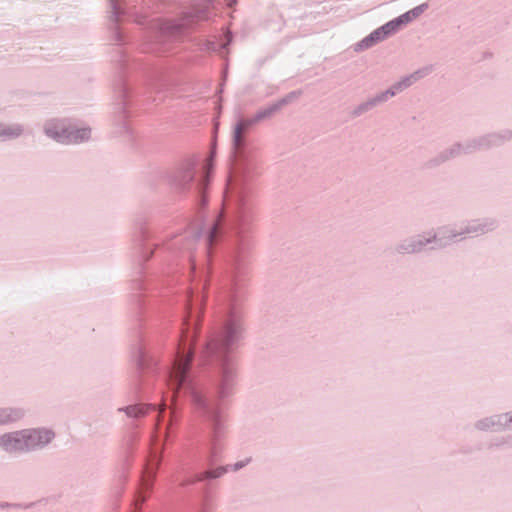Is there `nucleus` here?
<instances>
[{
  "label": "nucleus",
  "mask_w": 512,
  "mask_h": 512,
  "mask_svg": "<svg viewBox=\"0 0 512 512\" xmlns=\"http://www.w3.org/2000/svg\"><path fill=\"white\" fill-rule=\"evenodd\" d=\"M206 287L207 279L203 275L185 296L182 329L173 361L166 371L165 381L173 398H188L207 422L210 430L207 461L209 465H213L223 450L221 403L232 395L237 376L229 352L242 339L244 324L241 315L231 304L226 314L209 332L199 356V366L207 367L204 383L198 378L192 364L204 301L202 292Z\"/></svg>",
  "instance_id": "f257e3e1"
},
{
  "label": "nucleus",
  "mask_w": 512,
  "mask_h": 512,
  "mask_svg": "<svg viewBox=\"0 0 512 512\" xmlns=\"http://www.w3.org/2000/svg\"><path fill=\"white\" fill-rule=\"evenodd\" d=\"M281 109L276 101L260 109L253 117L238 120L232 131V151L235 162V175L228 180V205L231 209L229 220L219 215L213 223L204 229L195 227L193 235L187 239L182 249L192 250L198 242L203 251L209 253L214 245L225 239V260L232 270V283L229 290V300L234 301L236 286V273L244 267L251 250V244L246 236L253 220L252 207L246 199L244 181L246 175L254 167L255 148L251 145L247 135L250 128L256 123L271 117Z\"/></svg>",
  "instance_id": "f03ea898"
},
{
  "label": "nucleus",
  "mask_w": 512,
  "mask_h": 512,
  "mask_svg": "<svg viewBox=\"0 0 512 512\" xmlns=\"http://www.w3.org/2000/svg\"><path fill=\"white\" fill-rule=\"evenodd\" d=\"M214 0H205V3L193 4L183 13L180 22L153 20L150 22L147 35V44L150 51L164 53L169 49L170 44L181 37L186 30L200 21L210 19L209 7Z\"/></svg>",
  "instance_id": "7ed1b4c3"
},
{
  "label": "nucleus",
  "mask_w": 512,
  "mask_h": 512,
  "mask_svg": "<svg viewBox=\"0 0 512 512\" xmlns=\"http://www.w3.org/2000/svg\"><path fill=\"white\" fill-rule=\"evenodd\" d=\"M214 157L215 151H212L202 168H198L194 160H187L169 176L171 187L179 194L193 195L200 208L207 203L206 192L213 170Z\"/></svg>",
  "instance_id": "20e7f679"
},
{
  "label": "nucleus",
  "mask_w": 512,
  "mask_h": 512,
  "mask_svg": "<svg viewBox=\"0 0 512 512\" xmlns=\"http://www.w3.org/2000/svg\"><path fill=\"white\" fill-rule=\"evenodd\" d=\"M165 408L161 409L156 418L155 431L152 435V448L150 449L149 456L147 458V463L145 467L144 474L142 476L141 486L142 489L147 491L152 490L153 483L157 475V471L161 465L163 459V453L165 450V443L163 442L159 449L156 447L159 441V429L160 423L163 419Z\"/></svg>",
  "instance_id": "39448f33"
},
{
  "label": "nucleus",
  "mask_w": 512,
  "mask_h": 512,
  "mask_svg": "<svg viewBox=\"0 0 512 512\" xmlns=\"http://www.w3.org/2000/svg\"><path fill=\"white\" fill-rule=\"evenodd\" d=\"M27 453L46 448L55 438L53 430L48 428L23 429Z\"/></svg>",
  "instance_id": "423d86ee"
},
{
  "label": "nucleus",
  "mask_w": 512,
  "mask_h": 512,
  "mask_svg": "<svg viewBox=\"0 0 512 512\" xmlns=\"http://www.w3.org/2000/svg\"><path fill=\"white\" fill-rule=\"evenodd\" d=\"M461 239L468 237H478L495 230L498 227V221L492 217H483L471 219L459 224Z\"/></svg>",
  "instance_id": "0eeeda50"
},
{
  "label": "nucleus",
  "mask_w": 512,
  "mask_h": 512,
  "mask_svg": "<svg viewBox=\"0 0 512 512\" xmlns=\"http://www.w3.org/2000/svg\"><path fill=\"white\" fill-rule=\"evenodd\" d=\"M432 249H443L450 244L462 240L460 227L458 226H442L436 230L427 231Z\"/></svg>",
  "instance_id": "6e6552de"
},
{
  "label": "nucleus",
  "mask_w": 512,
  "mask_h": 512,
  "mask_svg": "<svg viewBox=\"0 0 512 512\" xmlns=\"http://www.w3.org/2000/svg\"><path fill=\"white\" fill-rule=\"evenodd\" d=\"M0 450L9 455L27 453L23 429L1 434Z\"/></svg>",
  "instance_id": "1a4fd4ad"
},
{
  "label": "nucleus",
  "mask_w": 512,
  "mask_h": 512,
  "mask_svg": "<svg viewBox=\"0 0 512 512\" xmlns=\"http://www.w3.org/2000/svg\"><path fill=\"white\" fill-rule=\"evenodd\" d=\"M427 245H430L428 233L423 232L403 239L396 245L395 251L400 255L418 254L424 251Z\"/></svg>",
  "instance_id": "9d476101"
},
{
  "label": "nucleus",
  "mask_w": 512,
  "mask_h": 512,
  "mask_svg": "<svg viewBox=\"0 0 512 512\" xmlns=\"http://www.w3.org/2000/svg\"><path fill=\"white\" fill-rule=\"evenodd\" d=\"M461 155H466L464 152L463 143L456 142L453 145H451L450 147L440 151L433 158L429 159L425 165L427 168H435V167H438V166L444 164L445 162H447L453 158L459 157Z\"/></svg>",
  "instance_id": "9b49d317"
},
{
  "label": "nucleus",
  "mask_w": 512,
  "mask_h": 512,
  "mask_svg": "<svg viewBox=\"0 0 512 512\" xmlns=\"http://www.w3.org/2000/svg\"><path fill=\"white\" fill-rule=\"evenodd\" d=\"M68 124L69 120L67 119H50L44 124V133L54 141L65 144Z\"/></svg>",
  "instance_id": "f8f14e48"
},
{
  "label": "nucleus",
  "mask_w": 512,
  "mask_h": 512,
  "mask_svg": "<svg viewBox=\"0 0 512 512\" xmlns=\"http://www.w3.org/2000/svg\"><path fill=\"white\" fill-rule=\"evenodd\" d=\"M133 359L140 373L148 371L158 365V360L148 353L143 344H138L135 347Z\"/></svg>",
  "instance_id": "ddd939ff"
},
{
  "label": "nucleus",
  "mask_w": 512,
  "mask_h": 512,
  "mask_svg": "<svg viewBox=\"0 0 512 512\" xmlns=\"http://www.w3.org/2000/svg\"><path fill=\"white\" fill-rule=\"evenodd\" d=\"M110 21L116 25L120 23L124 17L133 16L135 13L131 7L123 0H109Z\"/></svg>",
  "instance_id": "4468645a"
},
{
  "label": "nucleus",
  "mask_w": 512,
  "mask_h": 512,
  "mask_svg": "<svg viewBox=\"0 0 512 512\" xmlns=\"http://www.w3.org/2000/svg\"><path fill=\"white\" fill-rule=\"evenodd\" d=\"M91 137V128L78 127L69 121L65 136V144H79L88 141Z\"/></svg>",
  "instance_id": "2eb2a0df"
},
{
  "label": "nucleus",
  "mask_w": 512,
  "mask_h": 512,
  "mask_svg": "<svg viewBox=\"0 0 512 512\" xmlns=\"http://www.w3.org/2000/svg\"><path fill=\"white\" fill-rule=\"evenodd\" d=\"M146 237L147 236H146L145 232H143L142 239L139 240V245H140L141 252H140L139 260H138L139 261V267H138V272H137L138 276L132 280V288L134 290H141V289H143V282H142L141 277H140V275L142 273V265L146 261H148L152 257V255L154 253V250H149L148 251V250H146V248L143 247L142 241H144V239Z\"/></svg>",
  "instance_id": "dca6fc26"
},
{
  "label": "nucleus",
  "mask_w": 512,
  "mask_h": 512,
  "mask_svg": "<svg viewBox=\"0 0 512 512\" xmlns=\"http://www.w3.org/2000/svg\"><path fill=\"white\" fill-rule=\"evenodd\" d=\"M25 410L20 407H0V426L9 425L21 420Z\"/></svg>",
  "instance_id": "f3484780"
},
{
  "label": "nucleus",
  "mask_w": 512,
  "mask_h": 512,
  "mask_svg": "<svg viewBox=\"0 0 512 512\" xmlns=\"http://www.w3.org/2000/svg\"><path fill=\"white\" fill-rule=\"evenodd\" d=\"M24 133V126L20 123L0 122V140L9 141L21 137Z\"/></svg>",
  "instance_id": "a211bd4d"
},
{
  "label": "nucleus",
  "mask_w": 512,
  "mask_h": 512,
  "mask_svg": "<svg viewBox=\"0 0 512 512\" xmlns=\"http://www.w3.org/2000/svg\"><path fill=\"white\" fill-rule=\"evenodd\" d=\"M152 409H155V406L146 404H135L120 407L118 411L124 412L130 418L140 419L145 417L148 414V412Z\"/></svg>",
  "instance_id": "6ab92c4d"
},
{
  "label": "nucleus",
  "mask_w": 512,
  "mask_h": 512,
  "mask_svg": "<svg viewBox=\"0 0 512 512\" xmlns=\"http://www.w3.org/2000/svg\"><path fill=\"white\" fill-rule=\"evenodd\" d=\"M473 427L479 432H501L494 414L476 420Z\"/></svg>",
  "instance_id": "aec40b11"
},
{
  "label": "nucleus",
  "mask_w": 512,
  "mask_h": 512,
  "mask_svg": "<svg viewBox=\"0 0 512 512\" xmlns=\"http://www.w3.org/2000/svg\"><path fill=\"white\" fill-rule=\"evenodd\" d=\"M381 41L382 39L380 38L379 33L375 29L369 35L364 37L361 41L357 42L353 46V50L355 52H361L373 47L374 45L378 44Z\"/></svg>",
  "instance_id": "412c9836"
},
{
  "label": "nucleus",
  "mask_w": 512,
  "mask_h": 512,
  "mask_svg": "<svg viewBox=\"0 0 512 512\" xmlns=\"http://www.w3.org/2000/svg\"><path fill=\"white\" fill-rule=\"evenodd\" d=\"M224 37L225 41L221 43L207 42V49L217 52L221 57H225L228 53V46L232 42V34L227 32Z\"/></svg>",
  "instance_id": "4be33fe9"
},
{
  "label": "nucleus",
  "mask_w": 512,
  "mask_h": 512,
  "mask_svg": "<svg viewBox=\"0 0 512 512\" xmlns=\"http://www.w3.org/2000/svg\"><path fill=\"white\" fill-rule=\"evenodd\" d=\"M490 135L494 148L512 141V129L505 128L499 131L491 132Z\"/></svg>",
  "instance_id": "5701e85b"
},
{
  "label": "nucleus",
  "mask_w": 512,
  "mask_h": 512,
  "mask_svg": "<svg viewBox=\"0 0 512 512\" xmlns=\"http://www.w3.org/2000/svg\"><path fill=\"white\" fill-rule=\"evenodd\" d=\"M228 471V466H220L213 470H206L197 474V480L203 481L207 479H216L223 476Z\"/></svg>",
  "instance_id": "b1692460"
},
{
  "label": "nucleus",
  "mask_w": 512,
  "mask_h": 512,
  "mask_svg": "<svg viewBox=\"0 0 512 512\" xmlns=\"http://www.w3.org/2000/svg\"><path fill=\"white\" fill-rule=\"evenodd\" d=\"M375 107L374 103L372 102L371 98L368 99L367 101L359 104L353 111H352V116L353 117H359L361 116L362 114L370 111L371 109H373Z\"/></svg>",
  "instance_id": "393cba45"
},
{
  "label": "nucleus",
  "mask_w": 512,
  "mask_h": 512,
  "mask_svg": "<svg viewBox=\"0 0 512 512\" xmlns=\"http://www.w3.org/2000/svg\"><path fill=\"white\" fill-rule=\"evenodd\" d=\"M462 143H463L464 152L466 155L479 151L477 136L466 139V140L462 141Z\"/></svg>",
  "instance_id": "a878e982"
},
{
  "label": "nucleus",
  "mask_w": 512,
  "mask_h": 512,
  "mask_svg": "<svg viewBox=\"0 0 512 512\" xmlns=\"http://www.w3.org/2000/svg\"><path fill=\"white\" fill-rule=\"evenodd\" d=\"M479 151L494 148L490 133L477 136Z\"/></svg>",
  "instance_id": "bb28decb"
},
{
  "label": "nucleus",
  "mask_w": 512,
  "mask_h": 512,
  "mask_svg": "<svg viewBox=\"0 0 512 512\" xmlns=\"http://www.w3.org/2000/svg\"><path fill=\"white\" fill-rule=\"evenodd\" d=\"M432 70H433V66L428 65V66H425L423 68H420V69L414 71L413 73L409 74V76L411 77L412 81L415 83L418 80L428 76L432 72Z\"/></svg>",
  "instance_id": "cd10ccee"
},
{
  "label": "nucleus",
  "mask_w": 512,
  "mask_h": 512,
  "mask_svg": "<svg viewBox=\"0 0 512 512\" xmlns=\"http://www.w3.org/2000/svg\"><path fill=\"white\" fill-rule=\"evenodd\" d=\"M385 26L387 28L386 30H388V32H390L391 35H394L398 31H400L404 25L402 24L399 17H396V18L388 21L387 23H385Z\"/></svg>",
  "instance_id": "c85d7f7f"
},
{
  "label": "nucleus",
  "mask_w": 512,
  "mask_h": 512,
  "mask_svg": "<svg viewBox=\"0 0 512 512\" xmlns=\"http://www.w3.org/2000/svg\"><path fill=\"white\" fill-rule=\"evenodd\" d=\"M385 26L387 28L386 30H388V32H390L391 35H394L398 31H400L404 25L402 24L399 17H396V18L388 21L387 23H385Z\"/></svg>",
  "instance_id": "c756f323"
},
{
  "label": "nucleus",
  "mask_w": 512,
  "mask_h": 512,
  "mask_svg": "<svg viewBox=\"0 0 512 512\" xmlns=\"http://www.w3.org/2000/svg\"><path fill=\"white\" fill-rule=\"evenodd\" d=\"M118 98L121 100V105L124 107L125 99L129 94V87L126 83L121 82L116 90Z\"/></svg>",
  "instance_id": "7c9ffc66"
},
{
  "label": "nucleus",
  "mask_w": 512,
  "mask_h": 512,
  "mask_svg": "<svg viewBox=\"0 0 512 512\" xmlns=\"http://www.w3.org/2000/svg\"><path fill=\"white\" fill-rule=\"evenodd\" d=\"M300 95H301V91H292V92L288 93L285 97L279 99L277 102L280 105V107L282 108L283 106L291 103L294 99H296Z\"/></svg>",
  "instance_id": "2f4dec72"
},
{
  "label": "nucleus",
  "mask_w": 512,
  "mask_h": 512,
  "mask_svg": "<svg viewBox=\"0 0 512 512\" xmlns=\"http://www.w3.org/2000/svg\"><path fill=\"white\" fill-rule=\"evenodd\" d=\"M391 97L389 96L388 92L385 90L374 97L371 98L372 102L374 103L375 107L381 103H384L388 101Z\"/></svg>",
  "instance_id": "473e14b6"
},
{
  "label": "nucleus",
  "mask_w": 512,
  "mask_h": 512,
  "mask_svg": "<svg viewBox=\"0 0 512 512\" xmlns=\"http://www.w3.org/2000/svg\"><path fill=\"white\" fill-rule=\"evenodd\" d=\"M428 9V4L427 3H423V4H420L414 8H412L410 11L412 17H414V19H417L421 14H423L426 10Z\"/></svg>",
  "instance_id": "72a5a7b5"
},
{
  "label": "nucleus",
  "mask_w": 512,
  "mask_h": 512,
  "mask_svg": "<svg viewBox=\"0 0 512 512\" xmlns=\"http://www.w3.org/2000/svg\"><path fill=\"white\" fill-rule=\"evenodd\" d=\"M501 432L507 431L505 412L494 414Z\"/></svg>",
  "instance_id": "f704fd0d"
},
{
  "label": "nucleus",
  "mask_w": 512,
  "mask_h": 512,
  "mask_svg": "<svg viewBox=\"0 0 512 512\" xmlns=\"http://www.w3.org/2000/svg\"><path fill=\"white\" fill-rule=\"evenodd\" d=\"M147 500V495L143 494L142 491H138L135 499V505H137L136 512H139L141 509V504Z\"/></svg>",
  "instance_id": "c9c22d12"
},
{
  "label": "nucleus",
  "mask_w": 512,
  "mask_h": 512,
  "mask_svg": "<svg viewBox=\"0 0 512 512\" xmlns=\"http://www.w3.org/2000/svg\"><path fill=\"white\" fill-rule=\"evenodd\" d=\"M248 462H249V459H246V460L238 461V462L234 463L233 465H227L228 470L232 469L233 471H239L240 469L244 468L248 464Z\"/></svg>",
  "instance_id": "e433bc0d"
},
{
  "label": "nucleus",
  "mask_w": 512,
  "mask_h": 512,
  "mask_svg": "<svg viewBox=\"0 0 512 512\" xmlns=\"http://www.w3.org/2000/svg\"><path fill=\"white\" fill-rule=\"evenodd\" d=\"M398 17L404 26L415 20L414 17H412L410 11H407Z\"/></svg>",
  "instance_id": "4c0bfd02"
},
{
  "label": "nucleus",
  "mask_w": 512,
  "mask_h": 512,
  "mask_svg": "<svg viewBox=\"0 0 512 512\" xmlns=\"http://www.w3.org/2000/svg\"><path fill=\"white\" fill-rule=\"evenodd\" d=\"M386 29L387 28H386L385 24L376 29V31L379 33V36L382 39V41L389 38L390 36H392L390 34V32H388V30H386Z\"/></svg>",
  "instance_id": "58836bf2"
},
{
  "label": "nucleus",
  "mask_w": 512,
  "mask_h": 512,
  "mask_svg": "<svg viewBox=\"0 0 512 512\" xmlns=\"http://www.w3.org/2000/svg\"><path fill=\"white\" fill-rule=\"evenodd\" d=\"M400 84L402 85L403 89H407L410 87L414 82L412 81L411 77L409 75L403 77L401 80H399Z\"/></svg>",
  "instance_id": "ea45409f"
},
{
  "label": "nucleus",
  "mask_w": 512,
  "mask_h": 512,
  "mask_svg": "<svg viewBox=\"0 0 512 512\" xmlns=\"http://www.w3.org/2000/svg\"><path fill=\"white\" fill-rule=\"evenodd\" d=\"M507 431H512V410L505 412Z\"/></svg>",
  "instance_id": "a19ab883"
},
{
  "label": "nucleus",
  "mask_w": 512,
  "mask_h": 512,
  "mask_svg": "<svg viewBox=\"0 0 512 512\" xmlns=\"http://www.w3.org/2000/svg\"><path fill=\"white\" fill-rule=\"evenodd\" d=\"M113 40L117 43V44H121L122 43V33L121 31L118 29L117 26H115L114 28V32H113Z\"/></svg>",
  "instance_id": "79ce46f5"
},
{
  "label": "nucleus",
  "mask_w": 512,
  "mask_h": 512,
  "mask_svg": "<svg viewBox=\"0 0 512 512\" xmlns=\"http://www.w3.org/2000/svg\"><path fill=\"white\" fill-rule=\"evenodd\" d=\"M196 481H198V480H197V475H196V476H195V478H193V479H184V480H182V481L180 482V484H179V485H180L181 487H186L187 485L193 484V483H195Z\"/></svg>",
  "instance_id": "37998d69"
},
{
  "label": "nucleus",
  "mask_w": 512,
  "mask_h": 512,
  "mask_svg": "<svg viewBox=\"0 0 512 512\" xmlns=\"http://www.w3.org/2000/svg\"><path fill=\"white\" fill-rule=\"evenodd\" d=\"M386 91L388 92V94H389V96H390L391 98L398 94L397 90L394 88V85H392V86H391L390 88H388Z\"/></svg>",
  "instance_id": "c03bdc74"
},
{
  "label": "nucleus",
  "mask_w": 512,
  "mask_h": 512,
  "mask_svg": "<svg viewBox=\"0 0 512 512\" xmlns=\"http://www.w3.org/2000/svg\"><path fill=\"white\" fill-rule=\"evenodd\" d=\"M170 429H171V425H170V423H168L166 430H165V434H164V442L167 441L170 437Z\"/></svg>",
  "instance_id": "a18cd8bd"
},
{
  "label": "nucleus",
  "mask_w": 512,
  "mask_h": 512,
  "mask_svg": "<svg viewBox=\"0 0 512 512\" xmlns=\"http://www.w3.org/2000/svg\"><path fill=\"white\" fill-rule=\"evenodd\" d=\"M393 85H394V88L397 90L398 93L404 91V89H403V87H402V85L400 84L399 81L394 83Z\"/></svg>",
  "instance_id": "49530a36"
},
{
  "label": "nucleus",
  "mask_w": 512,
  "mask_h": 512,
  "mask_svg": "<svg viewBox=\"0 0 512 512\" xmlns=\"http://www.w3.org/2000/svg\"><path fill=\"white\" fill-rule=\"evenodd\" d=\"M174 421H175V414H174V412L172 411V412H171V415H170V420H169V422H168V423H170V425H172V423H173Z\"/></svg>",
  "instance_id": "de8ad7c7"
},
{
  "label": "nucleus",
  "mask_w": 512,
  "mask_h": 512,
  "mask_svg": "<svg viewBox=\"0 0 512 512\" xmlns=\"http://www.w3.org/2000/svg\"><path fill=\"white\" fill-rule=\"evenodd\" d=\"M235 3H236V0H233L231 3H229V6H232Z\"/></svg>",
  "instance_id": "09e8293b"
}]
</instances>
